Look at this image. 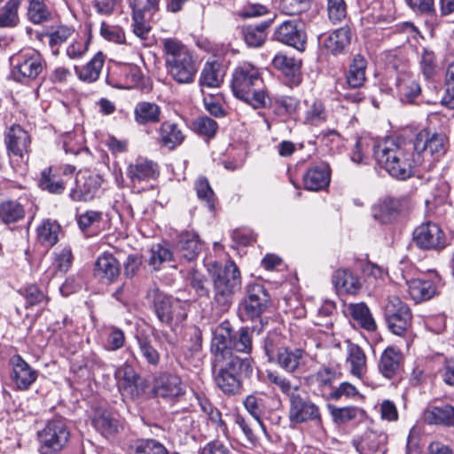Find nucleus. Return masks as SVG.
<instances>
[{"label":"nucleus","instance_id":"f257e3e1","mask_svg":"<svg viewBox=\"0 0 454 454\" xmlns=\"http://www.w3.org/2000/svg\"><path fill=\"white\" fill-rule=\"evenodd\" d=\"M373 155L381 168L399 180L409 178L413 174V168L421 166L420 156L414 155L410 142L385 138L374 143Z\"/></svg>","mask_w":454,"mask_h":454},{"label":"nucleus","instance_id":"f03ea898","mask_svg":"<svg viewBox=\"0 0 454 454\" xmlns=\"http://www.w3.org/2000/svg\"><path fill=\"white\" fill-rule=\"evenodd\" d=\"M231 87L236 98L254 109L266 108L271 104L259 68L249 62H243L234 69Z\"/></svg>","mask_w":454,"mask_h":454},{"label":"nucleus","instance_id":"7ed1b4c3","mask_svg":"<svg viewBox=\"0 0 454 454\" xmlns=\"http://www.w3.org/2000/svg\"><path fill=\"white\" fill-rule=\"evenodd\" d=\"M207 267L213 282L214 301L222 311H225L231 305L234 294L241 289L240 270L231 260L224 265L211 262Z\"/></svg>","mask_w":454,"mask_h":454},{"label":"nucleus","instance_id":"20e7f679","mask_svg":"<svg viewBox=\"0 0 454 454\" xmlns=\"http://www.w3.org/2000/svg\"><path fill=\"white\" fill-rule=\"evenodd\" d=\"M165 62L169 76L180 84L192 83L198 72V64L192 52L173 38L163 40Z\"/></svg>","mask_w":454,"mask_h":454},{"label":"nucleus","instance_id":"39448f33","mask_svg":"<svg viewBox=\"0 0 454 454\" xmlns=\"http://www.w3.org/2000/svg\"><path fill=\"white\" fill-rule=\"evenodd\" d=\"M253 368L249 358L229 356L228 360L215 362L214 380L216 386L228 395L240 393L242 379L252 374Z\"/></svg>","mask_w":454,"mask_h":454},{"label":"nucleus","instance_id":"423d86ee","mask_svg":"<svg viewBox=\"0 0 454 454\" xmlns=\"http://www.w3.org/2000/svg\"><path fill=\"white\" fill-rule=\"evenodd\" d=\"M145 299L158 320L163 325L170 327L178 325L187 317V304L164 294L158 287L150 288Z\"/></svg>","mask_w":454,"mask_h":454},{"label":"nucleus","instance_id":"0eeeda50","mask_svg":"<svg viewBox=\"0 0 454 454\" xmlns=\"http://www.w3.org/2000/svg\"><path fill=\"white\" fill-rule=\"evenodd\" d=\"M10 77L18 82L27 83L36 79L45 67L42 54L35 49H25L10 57Z\"/></svg>","mask_w":454,"mask_h":454},{"label":"nucleus","instance_id":"6e6552de","mask_svg":"<svg viewBox=\"0 0 454 454\" xmlns=\"http://www.w3.org/2000/svg\"><path fill=\"white\" fill-rule=\"evenodd\" d=\"M414 155L420 156L421 166L430 168L447 152L448 137L443 133H429L422 130L410 142Z\"/></svg>","mask_w":454,"mask_h":454},{"label":"nucleus","instance_id":"1a4fd4ad","mask_svg":"<svg viewBox=\"0 0 454 454\" xmlns=\"http://www.w3.org/2000/svg\"><path fill=\"white\" fill-rule=\"evenodd\" d=\"M69 439L70 431L65 420L53 419L37 432L38 451L40 454H59Z\"/></svg>","mask_w":454,"mask_h":454},{"label":"nucleus","instance_id":"9d476101","mask_svg":"<svg viewBox=\"0 0 454 454\" xmlns=\"http://www.w3.org/2000/svg\"><path fill=\"white\" fill-rule=\"evenodd\" d=\"M384 316L388 329L395 335H403L411 325L412 315L411 309L397 296L388 298L385 306Z\"/></svg>","mask_w":454,"mask_h":454},{"label":"nucleus","instance_id":"9b49d317","mask_svg":"<svg viewBox=\"0 0 454 454\" xmlns=\"http://www.w3.org/2000/svg\"><path fill=\"white\" fill-rule=\"evenodd\" d=\"M288 418L292 423L301 424L313 422L319 426L322 418L319 407L313 403L304 391L293 395L289 401Z\"/></svg>","mask_w":454,"mask_h":454},{"label":"nucleus","instance_id":"f8f14e48","mask_svg":"<svg viewBox=\"0 0 454 454\" xmlns=\"http://www.w3.org/2000/svg\"><path fill=\"white\" fill-rule=\"evenodd\" d=\"M270 298L261 284H249L247 286V296L240 303L241 317L247 319H257L268 309Z\"/></svg>","mask_w":454,"mask_h":454},{"label":"nucleus","instance_id":"ddd939ff","mask_svg":"<svg viewBox=\"0 0 454 454\" xmlns=\"http://www.w3.org/2000/svg\"><path fill=\"white\" fill-rule=\"evenodd\" d=\"M273 39L299 51H304L307 43L304 24L295 19L283 21L275 28Z\"/></svg>","mask_w":454,"mask_h":454},{"label":"nucleus","instance_id":"4468645a","mask_svg":"<svg viewBox=\"0 0 454 454\" xmlns=\"http://www.w3.org/2000/svg\"><path fill=\"white\" fill-rule=\"evenodd\" d=\"M413 241L423 250H440L446 246V237L438 224L428 222L413 231Z\"/></svg>","mask_w":454,"mask_h":454},{"label":"nucleus","instance_id":"2eb2a0df","mask_svg":"<svg viewBox=\"0 0 454 454\" xmlns=\"http://www.w3.org/2000/svg\"><path fill=\"white\" fill-rule=\"evenodd\" d=\"M102 184L99 175L92 174L88 170H80L75 177V186L69 193L74 201H89L98 194Z\"/></svg>","mask_w":454,"mask_h":454},{"label":"nucleus","instance_id":"dca6fc26","mask_svg":"<svg viewBox=\"0 0 454 454\" xmlns=\"http://www.w3.org/2000/svg\"><path fill=\"white\" fill-rule=\"evenodd\" d=\"M153 392L157 397L172 402L185 395V387L179 376L161 373L154 380Z\"/></svg>","mask_w":454,"mask_h":454},{"label":"nucleus","instance_id":"f3484780","mask_svg":"<svg viewBox=\"0 0 454 454\" xmlns=\"http://www.w3.org/2000/svg\"><path fill=\"white\" fill-rule=\"evenodd\" d=\"M404 357L401 350L394 346H388L381 353L378 370L386 379L391 380L401 374L403 370Z\"/></svg>","mask_w":454,"mask_h":454},{"label":"nucleus","instance_id":"a211bd4d","mask_svg":"<svg viewBox=\"0 0 454 454\" xmlns=\"http://www.w3.org/2000/svg\"><path fill=\"white\" fill-rule=\"evenodd\" d=\"M12 380L19 390H27L36 380L38 372L33 369L20 355L11 358Z\"/></svg>","mask_w":454,"mask_h":454},{"label":"nucleus","instance_id":"6ab92c4d","mask_svg":"<svg viewBox=\"0 0 454 454\" xmlns=\"http://www.w3.org/2000/svg\"><path fill=\"white\" fill-rule=\"evenodd\" d=\"M30 142L28 133L20 125H13L9 129L5 137L9 156H14L22 160L28 153Z\"/></svg>","mask_w":454,"mask_h":454},{"label":"nucleus","instance_id":"aec40b11","mask_svg":"<svg viewBox=\"0 0 454 454\" xmlns=\"http://www.w3.org/2000/svg\"><path fill=\"white\" fill-rule=\"evenodd\" d=\"M120 264L109 253L99 255L94 265V276L104 284L114 282L120 275Z\"/></svg>","mask_w":454,"mask_h":454},{"label":"nucleus","instance_id":"412c9836","mask_svg":"<svg viewBox=\"0 0 454 454\" xmlns=\"http://www.w3.org/2000/svg\"><path fill=\"white\" fill-rule=\"evenodd\" d=\"M406 198H386L374 205L372 209V217L380 223L387 224L398 216Z\"/></svg>","mask_w":454,"mask_h":454},{"label":"nucleus","instance_id":"4be33fe9","mask_svg":"<svg viewBox=\"0 0 454 454\" xmlns=\"http://www.w3.org/2000/svg\"><path fill=\"white\" fill-rule=\"evenodd\" d=\"M215 362L228 360L229 356H237L232 352V332L228 327H219L215 332L211 343Z\"/></svg>","mask_w":454,"mask_h":454},{"label":"nucleus","instance_id":"5701e85b","mask_svg":"<svg viewBox=\"0 0 454 454\" xmlns=\"http://www.w3.org/2000/svg\"><path fill=\"white\" fill-rule=\"evenodd\" d=\"M272 363H276L287 372H301L306 365L305 352L301 348H288L286 347Z\"/></svg>","mask_w":454,"mask_h":454},{"label":"nucleus","instance_id":"b1692460","mask_svg":"<svg viewBox=\"0 0 454 454\" xmlns=\"http://www.w3.org/2000/svg\"><path fill=\"white\" fill-rule=\"evenodd\" d=\"M202 247L203 244L194 231H185L179 234L176 250L181 258L191 262L197 258Z\"/></svg>","mask_w":454,"mask_h":454},{"label":"nucleus","instance_id":"393cba45","mask_svg":"<svg viewBox=\"0 0 454 454\" xmlns=\"http://www.w3.org/2000/svg\"><path fill=\"white\" fill-rule=\"evenodd\" d=\"M127 176L133 184L155 179L158 175L157 165L145 158H137L129 163L127 168Z\"/></svg>","mask_w":454,"mask_h":454},{"label":"nucleus","instance_id":"a878e982","mask_svg":"<svg viewBox=\"0 0 454 454\" xmlns=\"http://www.w3.org/2000/svg\"><path fill=\"white\" fill-rule=\"evenodd\" d=\"M396 89L400 100L415 104L421 96V87L417 79L410 74H401L396 80Z\"/></svg>","mask_w":454,"mask_h":454},{"label":"nucleus","instance_id":"bb28decb","mask_svg":"<svg viewBox=\"0 0 454 454\" xmlns=\"http://www.w3.org/2000/svg\"><path fill=\"white\" fill-rule=\"evenodd\" d=\"M333 283L339 293L348 294H356L363 286L361 278L348 269L335 270Z\"/></svg>","mask_w":454,"mask_h":454},{"label":"nucleus","instance_id":"cd10ccee","mask_svg":"<svg viewBox=\"0 0 454 454\" xmlns=\"http://www.w3.org/2000/svg\"><path fill=\"white\" fill-rule=\"evenodd\" d=\"M423 419L429 425L454 427V407L450 404L431 405L425 410Z\"/></svg>","mask_w":454,"mask_h":454},{"label":"nucleus","instance_id":"c85d7f7f","mask_svg":"<svg viewBox=\"0 0 454 454\" xmlns=\"http://www.w3.org/2000/svg\"><path fill=\"white\" fill-rule=\"evenodd\" d=\"M159 143L173 150L184 140V135L178 124L170 121H163L159 129Z\"/></svg>","mask_w":454,"mask_h":454},{"label":"nucleus","instance_id":"c756f323","mask_svg":"<svg viewBox=\"0 0 454 454\" xmlns=\"http://www.w3.org/2000/svg\"><path fill=\"white\" fill-rule=\"evenodd\" d=\"M346 362L349 365L351 374L362 379L367 370L366 356L357 344L348 341Z\"/></svg>","mask_w":454,"mask_h":454},{"label":"nucleus","instance_id":"7c9ffc66","mask_svg":"<svg viewBox=\"0 0 454 454\" xmlns=\"http://www.w3.org/2000/svg\"><path fill=\"white\" fill-rule=\"evenodd\" d=\"M160 114L161 108L154 102L141 101L134 108V120L139 125L158 123Z\"/></svg>","mask_w":454,"mask_h":454},{"label":"nucleus","instance_id":"2f4dec72","mask_svg":"<svg viewBox=\"0 0 454 454\" xmlns=\"http://www.w3.org/2000/svg\"><path fill=\"white\" fill-rule=\"evenodd\" d=\"M271 24V20L262 21L256 25L244 26L241 29L243 39L248 47H261L268 35V28Z\"/></svg>","mask_w":454,"mask_h":454},{"label":"nucleus","instance_id":"473e14b6","mask_svg":"<svg viewBox=\"0 0 454 454\" xmlns=\"http://www.w3.org/2000/svg\"><path fill=\"white\" fill-rule=\"evenodd\" d=\"M304 186L310 191H318L328 186L330 172L327 165L316 166L309 168L303 177Z\"/></svg>","mask_w":454,"mask_h":454},{"label":"nucleus","instance_id":"72a5a7b5","mask_svg":"<svg viewBox=\"0 0 454 454\" xmlns=\"http://www.w3.org/2000/svg\"><path fill=\"white\" fill-rule=\"evenodd\" d=\"M119 389L122 395L136 397L144 391V381L142 378L130 367L124 369L123 377L119 380Z\"/></svg>","mask_w":454,"mask_h":454},{"label":"nucleus","instance_id":"f704fd0d","mask_svg":"<svg viewBox=\"0 0 454 454\" xmlns=\"http://www.w3.org/2000/svg\"><path fill=\"white\" fill-rule=\"evenodd\" d=\"M407 286L411 299L417 303L431 299L436 293L434 284L428 279H411Z\"/></svg>","mask_w":454,"mask_h":454},{"label":"nucleus","instance_id":"c9c22d12","mask_svg":"<svg viewBox=\"0 0 454 454\" xmlns=\"http://www.w3.org/2000/svg\"><path fill=\"white\" fill-rule=\"evenodd\" d=\"M387 435L372 430L366 431L357 442H354L360 454H373L386 442Z\"/></svg>","mask_w":454,"mask_h":454},{"label":"nucleus","instance_id":"e433bc0d","mask_svg":"<svg viewBox=\"0 0 454 454\" xmlns=\"http://www.w3.org/2000/svg\"><path fill=\"white\" fill-rule=\"evenodd\" d=\"M274 67L291 78L292 83H301V60L286 55H276L272 61Z\"/></svg>","mask_w":454,"mask_h":454},{"label":"nucleus","instance_id":"4c0bfd02","mask_svg":"<svg viewBox=\"0 0 454 454\" xmlns=\"http://www.w3.org/2000/svg\"><path fill=\"white\" fill-rule=\"evenodd\" d=\"M324 46L333 54L340 53L350 43L349 27H342L323 37Z\"/></svg>","mask_w":454,"mask_h":454},{"label":"nucleus","instance_id":"58836bf2","mask_svg":"<svg viewBox=\"0 0 454 454\" xmlns=\"http://www.w3.org/2000/svg\"><path fill=\"white\" fill-rule=\"evenodd\" d=\"M54 261L51 267L45 272L48 278L58 273L65 274L72 265L73 254L70 246H64L53 253Z\"/></svg>","mask_w":454,"mask_h":454},{"label":"nucleus","instance_id":"ea45409f","mask_svg":"<svg viewBox=\"0 0 454 454\" xmlns=\"http://www.w3.org/2000/svg\"><path fill=\"white\" fill-rule=\"evenodd\" d=\"M127 452L128 454H169L161 442L152 438L135 440L128 446Z\"/></svg>","mask_w":454,"mask_h":454},{"label":"nucleus","instance_id":"a19ab883","mask_svg":"<svg viewBox=\"0 0 454 454\" xmlns=\"http://www.w3.org/2000/svg\"><path fill=\"white\" fill-rule=\"evenodd\" d=\"M74 33V29L71 26L59 24L56 27H51L50 30L47 29L42 35L49 38V46L52 50L54 55H59V47L66 43Z\"/></svg>","mask_w":454,"mask_h":454},{"label":"nucleus","instance_id":"79ce46f5","mask_svg":"<svg viewBox=\"0 0 454 454\" xmlns=\"http://www.w3.org/2000/svg\"><path fill=\"white\" fill-rule=\"evenodd\" d=\"M223 74L217 61L206 62L200 76L201 87L217 88L223 82Z\"/></svg>","mask_w":454,"mask_h":454},{"label":"nucleus","instance_id":"37998d69","mask_svg":"<svg viewBox=\"0 0 454 454\" xmlns=\"http://www.w3.org/2000/svg\"><path fill=\"white\" fill-rule=\"evenodd\" d=\"M366 59L357 54L354 57L347 74V83L351 88H359L365 82Z\"/></svg>","mask_w":454,"mask_h":454},{"label":"nucleus","instance_id":"c03bdc74","mask_svg":"<svg viewBox=\"0 0 454 454\" xmlns=\"http://www.w3.org/2000/svg\"><path fill=\"white\" fill-rule=\"evenodd\" d=\"M103 65L104 56L98 52L82 67H74V70L80 80L93 82L98 79Z\"/></svg>","mask_w":454,"mask_h":454},{"label":"nucleus","instance_id":"a18cd8bd","mask_svg":"<svg viewBox=\"0 0 454 454\" xmlns=\"http://www.w3.org/2000/svg\"><path fill=\"white\" fill-rule=\"evenodd\" d=\"M92 423L95 428L105 436L113 435L120 427L119 420L108 411H97Z\"/></svg>","mask_w":454,"mask_h":454},{"label":"nucleus","instance_id":"49530a36","mask_svg":"<svg viewBox=\"0 0 454 454\" xmlns=\"http://www.w3.org/2000/svg\"><path fill=\"white\" fill-rule=\"evenodd\" d=\"M25 216L23 205L13 200H4L0 203V221L5 224L15 223Z\"/></svg>","mask_w":454,"mask_h":454},{"label":"nucleus","instance_id":"de8ad7c7","mask_svg":"<svg viewBox=\"0 0 454 454\" xmlns=\"http://www.w3.org/2000/svg\"><path fill=\"white\" fill-rule=\"evenodd\" d=\"M60 225L50 219L43 221L37 227V238L39 242L44 247H52L59 240Z\"/></svg>","mask_w":454,"mask_h":454},{"label":"nucleus","instance_id":"09e8293b","mask_svg":"<svg viewBox=\"0 0 454 454\" xmlns=\"http://www.w3.org/2000/svg\"><path fill=\"white\" fill-rule=\"evenodd\" d=\"M27 18L35 25H39L51 20L50 11L44 0H27Z\"/></svg>","mask_w":454,"mask_h":454},{"label":"nucleus","instance_id":"8fccbe9b","mask_svg":"<svg viewBox=\"0 0 454 454\" xmlns=\"http://www.w3.org/2000/svg\"><path fill=\"white\" fill-rule=\"evenodd\" d=\"M350 315L362 328L372 332L376 330V323L369 308L364 303L351 304Z\"/></svg>","mask_w":454,"mask_h":454},{"label":"nucleus","instance_id":"3c124183","mask_svg":"<svg viewBox=\"0 0 454 454\" xmlns=\"http://www.w3.org/2000/svg\"><path fill=\"white\" fill-rule=\"evenodd\" d=\"M286 348V338L278 332L269 333L264 339L263 349L271 363Z\"/></svg>","mask_w":454,"mask_h":454},{"label":"nucleus","instance_id":"603ef678","mask_svg":"<svg viewBox=\"0 0 454 454\" xmlns=\"http://www.w3.org/2000/svg\"><path fill=\"white\" fill-rule=\"evenodd\" d=\"M22 0H8L0 12V28L14 27L20 23L19 8Z\"/></svg>","mask_w":454,"mask_h":454},{"label":"nucleus","instance_id":"864d4df0","mask_svg":"<svg viewBox=\"0 0 454 454\" xmlns=\"http://www.w3.org/2000/svg\"><path fill=\"white\" fill-rule=\"evenodd\" d=\"M25 298V308L45 306L49 301L46 293L36 285H29L20 291Z\"/></svg>","mask_w":454,"mask_h":454},{"label":"nucleus","instance_id":"5fc2aeb1","mask_svg":"<svg viewBox=\"0 0 454 454\" xmlns=\"http://www.w3.org/2000/svg\"><path fill=\"white\" fill-rule=\"evenodd\" d=\"M306 104L307 110L304 116L306 123L317 126L326 121L328 114L321 100L315 99L311 103L306 101Z\"/></svg>","mask_w":454,"mask_h":454},{"label":"nucleus","instance_id":"6e6d98bb","mask_svg":"<svg viewBox=\"0 0 454 454\" xmlns=\"http://www.w3.org/2000/svg\"><path fill=\"white\" fill-rule=\"evenodd\" d=\"M194 188L199 200L204 203L210 211H213L215 207L216 197L208 180L205 176L199 177L194 184Z\"/></svg>","mask_w":454,"mask_h":454},{"label":"nucleus","instance_id":"4d7b16f0","mask_svg":"<svg viewBox=\"0 0 454 454\" xmlns=\"http://www.w3.org/2000/svg\"><path fill=\"white\" fill-rule=\"evenodd\" d=\"M136 338L141 356L148 364L153 367L158 366L160 361V356L152 344L151 339L145 335H137Z\"/></svg>","mask_w":454,"mask_h":454},{"label":"nucleus","instance_id":"13d9d810","mask_svg":"<svg viewBox=\"0 0 454 454\" xmlns=\"http://www.w3.org/2000/svg\"><path fill=\"white\" fill-rule=\"evenodd\" d=\"M254 331L248 327H241L236 333H232V351L250 354L253 348Z\"/></svg>","mask_w":454,"mask_h":454},{"label":"nucleus","instance_id":"bf43d9fd","mask_svg":"<svg viewBox=\"0 0 454 454\" xmlns=\"http://www.w3.org/2000/svg\"><path fill=\"white\" fill-rule=\"evenodd\" d=\"M267 379L270 384L274 387H278L284 395L288 396L289 401L293 395H297L301 391L299 385H293L289 380L277 372H268Z\"/></svg>","mask_w":454,"mask_h":454},{"label":"nucleus","instance_id":"052dcab7","mask_svg":"<svg viewBox=\"0 0 454 454\" xmlns=\"http://www.w3.org/2000/svg\"><path fill=\"white\" fill-rule=\"evenodd\" d=\"M173 259L174 254L168 247L161 244H155L150 250L148 264L154 270H159L165 262H170Z\"/></svg>","mask_w":454,"mask_h":454},{"label":"nucleus","instance_id":"680f3d73","mask_svg":"<svg viewBox=\"0 0 454 454\" xmlns=\"http://www.w3.org/2000/svg\"><path fill=\"white\" fill-rule=\"evenodd\" d=\"M102 222V212L88 210L77 216V223L80 230L88 236L93 235V229L98 227Z\"/></svg>","mask_w":454,"mask_h":454},{"label":"nucleus","instance_id":"e2e57ef3","mask_svg":"<svg viewBox=\"0 0 454 454\" xmlns=\"http://www.w3.org/2000/svg\"><path fill=\"white\" fill-rule=\"evenodd\" d=\"M39 186L42 190L53 194H61L65 190L63 181L51 174V168L43 170L39 180Z\"/></svg>","mask_w":454,"mask_h":454},{"label":"nucleus","instance_id":"0e129e2a","mask_svg":"<svg viewBox=\"0 0 454 454\" xmlns=\"http://www.w3.org/2000/svg\"><path fill=\"white\" fill-rule=\"evenodd\" d=\"M340 373L333 367L325 366L314 375L315 382L321 391L331 389L333 384L340 378Z\"/></svg>","mask_w":454,"mask_h":454},{"label":"nucleus","instance_id":"69168bd1","mask_svg":"<svg viewBox=\"0 0 454 454\" xmlns=\"http://www.w3.org/2000/svg\"><path fill=\"white\" fill-rule=\"evenodd\" d=\"M191 287L199 297H209L210 290L207 278L201 272L192 270L188 274Z\"/></svg>","mask_w":454,"mask_h":454},{"label":"nucleus","instance_id":"338daca9","mask_svg":"<svg viewBox=\"0 0 454 454\" xmlns=\"http://www.w3.org/2000/svg\"><path fill=\"white\" fill-rule=\"evenodd\" d=\"M445 94L442 103L449 108L454 109V60L448 65L445 76Z\"/></svg>","mask_w":454,"mask_h":454},{"label":"nucleus","instance_id":"774afa93","mask_svg":"<svg viewBox=\"0 0 454 454\" xmlns=\"http://www.w3.org/2000/svg\"><path fill=\"white\" fill-rule=\"evenodd\" d=\"M192 124L196 132L207 137H214L218 129L217 122L207 116L198 117Z\"/></svg>","mask_w":454,"mask_h":454}]
</instances>
